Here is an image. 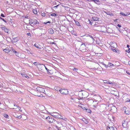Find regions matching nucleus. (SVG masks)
Masks as SVG:
<instances>
[{
	"label": "nucleus",
	"mask_w": 130,
	"mask_h": 130,
	"mask_svg": "<svg viewBox=\"0 0 130 130\" xmlns=\"http://www.w3.org/2000/svg\"><path fill=\"white\" fill-rule=\"evenodd\" d=\"M45 118L49 122L53 123V125L58 130H60V129L61 127H59L58 126L56 125V124H59L60 123V124H61V125H62L61 123H59V122L54 120V118L53 117L52 118L51 117H50L49 116H48L46 117Z\"/></svg>",
	"instance_id": "1"
},
{
	"label": "nucleus",
	"mask_w": 130,
	"mask_h": 130,
	"mask_svg": "<svg viewBox=\"0 0 130 130\" xmlns=\"http://www.w3.org/2000/svg\"><path fill=\"white\" fill-rule=\"evenodd\" d=\"M88 93L85 91H80L78 94V96H82V98H87L88 95Z\"/></svg>",
	"instance_id": "2"
},
{
	"label": "nucleus",
	"mask_w": 130,
	"mask_h": 130,
	"mask_svg": "<svg viewBox=\"0 0 130 130\" xmlns=\"http://www.w3.org/2000/svg\"><path fill=\"white\" fill-rule=\"evenodd\" d=\"M122 125L125 128L126 130H128L127 122L124 121L122 122Z\"/></svg>",
	"instance_id": "3"
},
{
	"label": "nucleus",
	"mask_w": 130,
	"mask_h": 130,
	"mask_svg": "<svg viewBox=\"0 0 130 130\" xmlns=\"http://www.w3.org/2000/svg\"><path fill=\"white\" fill-rule=\"evenodd\" d=\"M29 23L31 24H39L38 22L36 19H30L29 20Z\"/></svg>",
	"instance_id": "4"
},
{
	"label": "nucleus",
	"mask_w": 130,
	"mask_h": 130,
	"mask_svg": "<svg viewBox=\"0 0 130 130\" xmlns=\"http://www.w3.org/2000/svg\"><path fill=\"white\" fill-rule=\"evenodd\" d=\"M59 91L61 93L64 94H67L68 93L67 90L65 89H61L59 90Z\"/></svg>",
	"instance_id": "5"
},
{
	"label": "nucleus",
	"mask_w": 130,
	"mask_h": 130,
	"mask_svg": "<svg viewBox=\"0 0 130 130\" xmlns=\"http://www.w3.org/2000/svg\"><path fill=\"white\" fill-rule=\"evenodd\" d=\"M36 90L40 92L45 94V91L44 89L43 88L38 87L36 88Z\"/></svg>",
	"instance_id": "6"
},
{
	"label": "nucleus",
	"mask_w": 130,
	"mask_h": 130,
	"mask_svg": "<svg viewBox=\"0 0 130 130\" xmlns=\"http://www.w3.org/2000/svg\"><path fill=\"white\" fill-rule=\"evenodd\" d=\"M123 110L124 111L125 113L126 114H129L130 113L129 111L126 109V107H124L123 108Z\"/></svg>",
	"instance_id": "7"
},
{
	"label": "nucleus",
	"mask_w": 130,
	"mask_h": 130,
	"mask_svg": "<svg viewBox=\"0 0 130 130\" xmlns=\"http://www.w3.org/2000/svg\"><path fill=\"white\" fill-rule=\"evenodd\" d=\"M120 14H121L122 15L124 16H126L127 15H129L130 14V13H127V12H126V14L124 13L123 12H121L120 13Z\"/></svg>",
	"instance_id": "8"
},
{
	"label": "nucleus",
	"mask_w": 130,
	"mask_h": 130,
	"mask_svg": "<svg viewBox=\"0 0 130 130\" xmlns=\"http://www.w3.org/2000/svg\"><path fill=\"white\" fill-rule=\"evenodd\" d=\"M62 117H63L62 116L60 113H58V114L57 115H55V118H58L61 119Z\"/></svg>",
	"instance_id": "9"
},
{
	"label": "nucleus",
	"mask_w": 130,
	"mask_h": 130,
	"mask_svg": "<svg viewBox=\"0 0 130 130\" xmlns=\"http://www.w3.org/2000/svg\"><path fill=\"white\" fill-rule=\"evenodd\" d=\"M94 99L93 100L90 99L88 100L87 102L88 104H90L91 105V104L92 103L93 104L94 101Z\"/></svg>",
	"instance_id": "10"
},
{
	"label": "nucleus",
	"mask_w": 130,
	"mask_h": 130,
	"mask_svg": "<svg viewBox=\"0 0 130 130\" xmlns=\"http://www.w3.org/2000/svg\"><path fill=\"white\" fill-rule=\"evenodd\" d=\"M4 51L6 53H8L11 51V49H9L8 48H6L4 50Z\"/></svg>",
	"instance_id": "11"
},
{
	"label": "nucleus",
	"mask_w": 130,
	"mask_h": 130,
	"mask_svg": "<svg viewBox=\"0 0 130 130\" xmlns=\"http://www.w3.org/2000/svg\"><path fill=\"white\" fill-rule=\"evenodd\" d=\"M92 18L94 21H97L99 20V18L97 17H93Z\"/></svg>",
	"instance_id": "12"
},
{
	"label": "nucleus",
	"mask_w": 130,
	"mask_h": 130,
	"mask_svg": "<svg viewBox=\"0 0 130 130\" xmlns=\"http://www.w3.org/2000/svg\"><path fill=\"white\" fill-rule=\"evenodd\" d=\"M48 31L49 33L51 34H53L54 33V31L52 28H50L48 30Z\"/></svg>",
	"instance_id": "13"
},
{
	"label": "nucleus",
	"mask_w": 130,
	"mask_h": 130,
	"mask_svg": "<svg viewBox=\"0 0 130 130\" xmlns=\"http://www.w3.org/2000/svg\"><path fill=\"white\" fill-rule=\"evenodd\" d=\"M75 24L78 26H81L79 23L77 21L74 20Z\"/></svg>",
	"instance_id": "14"
},
{
	"label": "nucleus",
	"mask_w": 130,
	"mask_h": 130,
	"mask_svg": "<svg viewBox=\"0 0 130 130\" xmlns=\"http://www.w3.org/2000/svg\"><path fill=\"white\" fill-rule=\"evenodd\" d=\"M98 101L96 100L95 99H94V102L93 103V105H97L98 102Z\"/></svg>",
	"instance_id": "15"
},
{
	"label": "nucleus",
	"mask_w": 130,
	"mask_h": 130,
	"mask_svg": "<svg viewBox=\"0 0 130 130\" xmlns=\"http://www.w3.org/2000/svg\"><path fill=\"white\" fill-rule=\"evenodd\" d=\"M110 83V85H109V87H111L112 86H114L116 85V84L115 83H112L111 82V83Z\"/></svg>",
	"instance_id": "16"
},
{
	"label": "nucleus",
	"mask_w": 130,
	"mask_h": 130,
	"mask_svg": "<svg viewBox=\"0 0 130 130\" xmlns=\"http://www.w3.org/2000/svg\"><path fill=\"white\" fill-rule=\"evenodd\" d=\"M113 109H114L115 110V111H116L117 110V108L115 106H113L111 107V111L113 112H114L115 111H113L112 110Z\"/></svg>",
	"instance_id": "17"
},
{
	"label": "nucleus",
	"mask_w": 130,
	"mask_h": 130,
	"mask_svg": "<svg viewBox=\"0 0 130 130\" xmlns=\"http://www.w3.org/2000/svg\"><path fill=\"white\" fill-rule=\"evenodd\" d=\"M26 50L27 51V53L29 54L30 53L31 54H34L33 52L31 50L29 51L27 49Z\"/></svg>",
	"instance_id": "18"
},
{
	"label": "nucleus",
	"mask_w": 130,
	"mask_h": 130,
	"mask_svg": "<svg viewBox=\"0 0 130 130\" xmlns=\"http://www.w3.org/2000/svg\"><path fill=\"white\" fill-rule=\"evenodd\" d=\"M88 2L93 1L95 3H96L97 2H98L99 0H86Z\"/></svg>",
	"instance_id": "19"
},
{
	"label": "nucleus",
	"mask_w": 130,
	"mask_h": 130,
	"mask_svg": "<svg viewBox=\"0 0 130 130\" xmlns=\"http://www.w3.org/2000/svg\"><path fill=\"white\" fill-rule=\"evenodd\" d=\"M108 128L110 129V130H116V129H115L113 126L108 127Z\"/></svg>",
	"instance_id": "20"
},
{
	"label": "nucleus",
	"mask_w": 130,
	"mask_h": 130,
	"mask_svg": "<svg viewBox=\"0 0 130 130\" xmlns=\"http://www.w3.org/2000/svg\"><path fill=\"white\" fill-rule=\"evenodd\" d=\"M41 66L42 67H45L46 70L47 71H48V69L46 67V66L44 65L43 64H40Z\"/></svg>",
	"instance_id": "21"
},
{
	"label": "nucleus",
	"mask_w": 130,
	"mask_h": 130,
	"mask_svg": "<svg viewBox=\"0 0 130 130\" xmlns=\"http://www.w3.org/2000/svg\"><path fill=\"white\" fill-rule=\"evenodd\" d=\"M114 66L113 64L110 62L108 64V67H112Z\"/></svg>",
	"instance_id": "22"
},
{
	"label": "nucleus",
	"mask_w": 130,
	"mask_h": 130,
	"mask_svg": "<svg viewBox=\"0 0 130 130\" xmlns=\"http://www.w3.org/2000/svg\"><path fill=\"white\" fill-rule=\"evenodd\" d=\"M83 121L86 124H87L88 123V122L87 120L85 118H84L83 119Z\"/></svg>",
	"instance_id": "23"
},
{
	"label": "nucleus",
	"mask_w": 130,
	"mask_h": 130,
	"mask_svg": "<svg viewBox=\"0 0 130 130\" xmlns=\"http://www.w3.org/2000/svg\"><path fill=\"white\" fill-rule=\"evenodd\" d=\"M33 13L35 14H37V11L36 9H33Z\"/></svg>",
	"instance_id": "24"
},
{
	"label": "nucleus",
	"mask_w": 130,
	"mask_h": 130,
	"mask_svg": "<svg viewBox=\"0 0 130 130\" xmlns=\"http://www.w3.org/2000/svg\"><path fill=\"white\" fill-rule=\"evenodd\" d=\"M47 72L48 74H52V71L51 70H49L48 71H47Z\"/></svg>",
	"instance_id": "25"
},
{
	"label": "nucleus",
	"mask_w": 130,
	"mask_h": 130,
	"mask_svg": "<svg viewBox=\"0 0 130 130\" xmlns=\"http://www.w3.org/2000/svg\"><path fill=\"white\" fill-rule=\"evenodd\" d=\"M18 40L16 38H15L13 39V41L14 42H16L18 41Z\"/></svg>",
	"instance_id": "26"
},
{
	"label": "nucleus",
	"mask_w": 130,
	"mask_h": 130,
	"mask_svg": "<svg viewBox=\"0 0 130 130\" xmlns=\"http://www.w3.org/2000/svg\"><path fill=\"white\" fill-rule=\"evenodd\" d=\"M92 108H93V109H95V108H97V105H93L92 106Z\"/></svg>",
	"instance_id": "27"
},
{
	"label": "nucleus",
	"mask_w": 130,
	"mask_h": 130,
	"mask_svg": "<svg viewBox=\"0 0 130 130\" xmlns=\"http://www.w3.org/2000/svg\"><path fill=\"white\" fill-rule=\"evenodd\" d=\"M34 46L37 48H39V47L40 46V45L38 44L37 43L35 44Z\"/></svg>",
	"instance_id": "28"
},
{
	"label": "nucleus",
	"mask_w": 130,
	"mask_h": 130,
	"mask_svg": "<svg viewBox=\"0 0 130 130\" xmlns=\"http://www.w3.org/2000/svg\"><path fill=\"white\" fill-rule=\"evenodd\" d=\"M125 100V102H129L130 101V99L128 98H127Z\"/></svg>",
	"instance_id": "29"
},
{
	"label": "nucleus",
	"mask_w": 130,
	"mask_h": 130,
	"mask_svg": "<svg viewBox=\"0 0 130 130\" xmlns=\"http://www.w3.org/2000/svg\"><path fill=\"white\" fill-rule=\"evenodd\" d=\"M9 30L8 29H7L6 28H5V30H4V31L8 33V31Z\"/></svg>",
	"instance_id": "30"
},
{
	"label": "nucleus",
	"mask_w": 130,
	"mask_h": 130,
	"mask_svg": "<svg viewBox=\"0 0 130 130\" xmlns=\"http://www.w3.org/2000/svg\"><path fill=\"white\" fill-rule=\"evenodd\" d=\"M51 15L55 17L57 16V14L56 13H54L51 14Z\"/></svg>",
	"instance_id": "31"
},
{
	"label": "nucleus",
	"mask_w": 130,
	"mask_h": 130,
	"mask_svg": "<svg viewBox=\"0 0 130 130\" xmlns=\"http://www.w3.org/2000/svg\"><path fill=\"white\" fill-rule=\"evenodd\" d=\"M4 116L6 118H7L8 117V116L6 113L4 114Z\"/></svg>",
	"instance_id": "32"
},
{
	"label": "nucleus",
	"mask_w": 130,
	"mask_h": 130,
	"mask_svg": "<svg viewBox=\"0 0 130 130\" xmlns=\"http://www.w3.org/2000/svg\"><path fill=\"white\" fill-rule=\"evenodd\" d=\"M11 49V52H13L15 51L14 49L12 47H11V48L10 49Z\"/></svg>",
	"instance_id": "33"
},
{
	"label": "nucleus",
	"mask_w": 130,
	"mask_h": 130,
	"mask_svg": "<svg viewBox=\"0 0 130 130\" xmlns=\"http://www.w3.org/2000/svg\"><path fill=\"white\" fill-rule=\"evenodd\" d=\"M103 82L104 83H108V81L106 80H103Z\"/></svg>",
	"instance_id": "34"
},
{
	"label": "nucleus",
	"mask_w": 130,
	"mask_h": 130,
	"mask_svg": "<svg viewBox=\"0 0 130 130\" xmlns=\"http://www.w3.org/2000/svg\"><path fill=\"white\" fill-rule=\"evenodd\" d=\"M21 74L22 75V76L23 77H25L26 76V74H24V73H21Z\"/></svg>",
	"instance_id": "35"
},
{
	"label": "nucleus",
	"mask_w": 130,
	"mask_h": 130,
	"mask_svg": "<svg viewBox=\"0 0 130 130\" xmlns=\"http://www.w3.org/2000/svg\"><path fill=\"white\" fill-rule=\"evenodd\" d=\"M73 70L74 71H76V72H77V71H78V69H76V68H74L73 69Z\"/></svg>",
	"instance_id": "36"
},
{
	"label": "nucleus",
	"mask_w": 130,
	"mask_h": 130,
	"mask_svg": "<svg viewBox=\"0 0 130 130\" xmlns=\"http://www.w3.org/2000/svg\"><path fill=\"white\" fill-rule=\"evenodd\" d=\"M18 107L17 106V105H14V107L13 108V109H17V107Z\"/></svg>",
	"instance_id": "37"
},
{
	"label": "nucleus",
	"mask_w": 130,
	"mask_h": 130,
	"mask_svg": "<svg viewBox=\"0 0 130 130\" xmlns=\"http://www.w3.org/2000/svg\"><path fill=\"white\" fill-rule=\"evenodd\" d=\"M58 113L57 112H55L53 114V116H54L55 117V115H57V114H58Z\"/></svg>",
	"instance_id": "38"
},
{
	"label": "nucleus",
	"mask_w": 130,
	"mask_h": 130,
	"mask_svg": "<svg viewBox=\"0 0 130 130\" xmlns=\"http://www.w3.org/2000/svg\"><path fill=\"white\" fill-rule=\"evenodd\" d=\"M0 19H1L2 20H3L5 23H6L7 22L5 20H4V19L2 18L1 17H0Z\"/></svg>",
	"instance_id": "39"
},
{
	"label": "nucleus",
	"mask_w": 130,
	"mask_h": 130,
	"mask_svg": "<svg viewBox=\"0 0 130 130\" xmlns=\"http://www.w3.org/2000/svg\"><path fill=\"white\" fill-rule=\"evenodd\" d=\"M112 50L114 52H117V50L116 49H112Z\"/></svg>",
	"instance_id": "40"
},
{
	"label": "nucleus",
	"mask_w": 130,
	"mask_h": 130,
	"mask_svg": "<svg viewBox=\"0 0 130 130\" xmlns=\"http://www.w3.org/2000/svg\"><path fill=\"white\" fill-rule=\"evenodd\" d=\"M34 64L36 66L38 64V63L37 62H34Z\"/></svg>",
	"instance_id": "41"
},
{
	"label": "nucleus",
	"mask_w": 130,
	"mask_h": 130,
	"mask_svg": "<svg viewBox=\"0 0 130 130\" xmlns=\"http://www.w3.org/2000/svg\"><path fill=\"white\" fill-rule=\"evenodd\" d=\"M6 27H1V29L3 30H5V28H6Z\"/></svg>",
	"instance_id": "42"
},
{
	"label": "nucleus",
	"mask_w": 130,
	"mask_h": 130,
	"mask_svg": "<svg viewBox=\"0 0 130 130\" xmlns=\"http://www.w3.org/2000/svg\"><path fill=\"white\" fill-rule=\"evenodd\" d=\"M42 16H45V13L44 12L42 13Z\"/></svg>",
	"instance_id": "43"
},
{
	"label": "nucleus",
	"mask_w": 130,
	"mask_h": 130,
	"mask_svg": "<svg viewBox=\"0 0 130 130\" xmlns=\"http://www.w3.org/2000/svg\"><path fill=\"white\" fill-rule=\"evenodd\" d=\"M1 16H2V17H5V16L3 13H1Z\"/></svg>",
	"instance_id": "44"
},
{
	"label": "nucleus",
	"mask_w": 130,
	"mask_h": 130,
	"mask_svg": "<svg viewBox=\"0 0 130 130\" xmlns=\"http://www.w3.org/2000/svg\"><path fill=\"white\" fill-rule=\"evenodd\" d=\"M86 110H87V112H88L90 113L91 112V110H90L87 109Z\"/></svg>",
	"instance_id": "45"
},
{
	"label": "nucleus",
	"mask_w": 130,
	"mask_h": 130,
	"mask_svg": "<svg viewBox=\"0 0 130 130\" xmlns=\"http://www.w3.org/2000/svg\"><path fill=\"white\" fill-rule=\"evenodd\" d=\"M61 119H62L64 121H66V120H67V119L66 118H63V117H62V118H61Z\"/></svg>",
	"instance_id": "46"
},
{
	"label": "nucleus",
	"mask_w": 130,
	"mask_h": 130,
	"mask_svg": "<svg viewBox=\"0 0 130 130\" xmlns=\"http://www.w3.org/2000/svg\"><path fill=\"white\" fill-rule=\"evenodd\" d=\"M103 65L106 68H107L108 67V64L106 65L105 64H104Z\"/></svg>",
	"instance_id": "47"
},
{
	"label": "nucleus",
	"mask_w": 130,
	"mask_h": 130,
	"mask_svg": "<svg viewBox=\"0 0 130 130\" xmlns=\"http://www.w3.org/2000/svg\"><path fill=\"white\" fill-rule=\"evenodd\" d=\"M126 73L128 75H130V73L128 71H126Z\"/></svg>",
	"instance_id": "48"
},
{
	"label": "nucleus",
	"mask_w": 130,
	"mask_h": 130,
	"mask_svg": "<svg viewBox=\"0 0 130 130\" xmlns=\"http://www.w3.org/2000/svg\"><path fill=\"white\" fill-rule=\"evenodd\" d=\"M50 43L51 44H55V43L54 42H51Z\"/></svg>",
	"instance_id": "49"
},
{
	"label": "nucleus",
	"mask_w": 130,
	"mask_h": 130,
	"mask_svg": "<svg viewBox=\"0 0 130 130\" xmlns=\"http://www.w3.org/2000/svg\"><path fill=\"white\" fill-rule=\"evenodd\" d=\"M27 35L29 36H31V34L30 33H28L27 34Z\"/></svg>",
	"instance_id": "50"
},
{
	"label": "nucleus",
	"mask_w": 130,
	"mask_h": 130,
	"mask_svg": "<svg viewBox=\"0 0 130 130\" xmlns=\"http://www.w3.org/2000/svg\"><path fill=\"white\" fill-rule=\"evenodd\" d=\"M60 123H61V124H62L61 122H60ZM58 124L59 125V127H61V126H63V125L62 124H61L62 125H61V124H60V123L59 124ZM58 126L59 127V126Z\"/></svg>",
	"instance_id": "51"
},
{
	"label": "nucleus",
	"mask_w": 130,
	"mask_h": 130,
	"mask_svg": "<svg viewBox=\"0 0 130 130\" xmlns=\"http://www.w3.org/2000/svg\"><path fill=\"white\" fill-rule=\"evenodd\" d=\"M117 26L119 27H121V25L119 24H118Z\"/></svg>",
	"instance_id": "52"
},
{
	"label": "nucleus",
	"mask_w": 130,
	"mask_h": 130,
	"mask_svg": "<svg viewBox=\"0 0 130 130\" xmlns=\"http://www.w3.org/2000/svg\"><path fill=\"white\" fill-rule=\"evenodd\" d=\"M78 100H82L83 99L82 98V97H81V98H78Z\"/></svg>",
	"instance_id": "53"
},
{
	"label": "nucleus",
	"mask_w": 130,
	"mask_h": 130,
	"mask_svg": "<svg viewBox=\"0 0 130 130\" xmlns=\"http://www.w3.org/2000/svg\"><path fill=\"white\" fill-rule=\"evenodd\" d=\"M15 54L18 57L19 56V54L18 53H17Z\"/></svg>",
	"instance_id": "54"
},
{
	"label": "nucleus",
	"mask_w": 130,
	"mask_h": 130,
	"mask_svg": "<svg viewBox=\"0 0 130 130\" xmlns=\"http://www.w3.org/2000/svg\"><path fill=\"white\" fill-rule=\"evenodd\" d=\"M41 108H42V109H45V107L44 106H41Z\"/></svg>",
	"instance_id": "55"
},
{
	"label": "nucleus",
	"mask_w": 130,
	"mask_h": 130,
	"mask_svg": "<svg viewBox=\"0 0 130 130\" xmlns=\"http://www.w3.org/2000/svg\"><path fill=\"white\" fill-rule=\"evenodd\" d=\"M89 21L90 24H91V25H92V23L90 21H89Z\"/></svg>",
	"instance_id": "56"
},
{
	"label": "nucleus",
	"mask_w": 130,
	"mask_h": 130,
	"mask_svg": "<svg viewBox=\"0 0 130 130\" xmlns=\"http://www.w3.org/2000/svg\"><path fill=\"white\" fill-rule=\"evenodd\" d=\"M89 36L90 37H91V38H92V39H93V40H94V39L92 37H91V36H90V35H89Z\"/></svg>",
	"instance_id": "57"
},
{
	"label": "nucleus",
	"mask_w": 130,
	"mask_h": 130,
	"mask_svg": "<svg viewBox=\"0 0 130 130\" xmlns=\"http://www.w3.org/2000/svg\"><path fill=\"white\" fill-rule=\"evenodd\" d=\"M128 64L130 66V61H128Z\"/></svg>",
	"instance_id": "58"
},
{
	"label": "nucleus",
	"mask_w": 130,
	"mask_h": 130,
	"mask_svg": "<svg viewBox=\"0 0 130 130\" xmlns=\"http://www.w3.org/2000/svg\"><path fill=\"white\" fill-rule=\"evenodd\" d=\"M13 53H14L15 54H16L17 53V51H15V50L14 52Z\"/></svg>",
	"instance_id": "59"
},
{
	"label": "nucleus",
	"mask_w": 130,
	"mask_h": 130,
	"mask_svg": "<svg viewBox=\"0 0 130 130\" xmlns=\"http://www.w3.org/2000/svg\"><path fill=\"white\" fill-rule=\"evenodd\" d=\"M108 15H113V14L112 13H111L110 14H109Z\"/></svg>",
	"instance_id": "60"
},
{
	"label": "nucleus",
	"mask_w": 130,
	"mask_h": 130,
	"mask_svg": "<svg viewBox=\"0 0 130 130\" xmlns=\"http://www.w3.org/2000/svg\"><path fill=\"white\" fill-rule=\"evenodd\" d=\"M129 45H128V44H127V47H129Z\"/></svg>",
	"instance_id": "61"
},
{
	"label": "nucleus",
	"mask_w": 130,
	"mask_h": 130,
	"mask_svg": "<svg viewBox=\"0 0 130 130\" xmlns=\"http://www.w3.org/2000/svg\"><path fill=\"white\" fill-rule=\"evenodd\" d=\"M58 6V5H57V6H55L54 7H56V8H57V7Z\"/></svg>",
	"instance_id": "62"
},
{
	"label": "nucleus",
	"mask_w": 130,
	"mask_h": 130,
	"mask_svg": "<svg viewBox=\"0 0 130 130\" xmlns=\"http://www.w3.org/2000/svg\"><path fill=\"white\" fill-rule=\"evenodd\" d=\"M26 77L27 78H29V77L28 76H27V75H26V77Z\"/></svg>",
	"instance_id": "63"
},
{
	"label": "nucleus",
	"mask_w": 130,
	"mask_h": 130,
	"mask_svg": "<svg viewBox=\"0 0 130 130\" xmlns=\"http://www.w3.org/2000/svg\"><path fill=\"white\" fill-rule=\"evenodd\" d=\"M90 130H95L93 128H92L90 129Z\"/></svg>",
	"instance_id": "64"
}]
</instances>
